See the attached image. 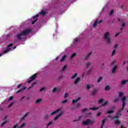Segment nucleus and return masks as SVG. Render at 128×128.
Instances as JSON below:
<instances>
[{
    "instance_id": "1",
    "label": "nucleus",
    "mask_w": 128,
    "mask_h": 128,
    "mask_svg": "<svg viewBox=\"0 0 128 128\" xmlns=\"http://www.w3.org/2000/svg\"><path fill=\"white\" fill-rule=\"evenodd\" d=\"M122 108L121 109L118 110V112H117V114L118 116H122V113H120V112H122V110H124V106H126V102H128V98L126 96H124L122 98Z\"/></svg>"
},
{
    "instance_id": "2",
    "label": "nucleus",
    "mask_w": 128,
    "mask_h": 128,
    "mask_svg": "<svg viewBox=\"0 0 128 128\" xmlns=\"http://www.w3.org/2000/svg\"><path fill=\"white\" fill-rule=\"evenodd\" d=\"M94 124V121L90 120V119H87L86 121L82 122L83 126H88L91 124L92 126Z\"/></svg>"
},
{
    "instance_id": "3",
    "label": "nucleus",
    "mask_w": 128,
    "mask_h": 128,
    "mask_svg": "<svg viewBox=\"0 0 128 128\" xmlns=\"http://www.w3.org/2000/svg\"><path fill=\"white\" fill-rule=\"evenodd\" d=\"M109 36L110 32H106L104 36V40H107L106 44H110V38Z\"/></svg>"
},
{
    "instance_id": "4",
    "label": "nucleus",
    "mask_w": 128,
    "mask_h": 128,
    "mask_svg": "<svg viewBox=\"0 0 128 128\" xmlns=\"http://www.w3.org/2000/svg\"><path fill=\"white\" fill-rule=\"evenodd\" d=\"M36 76H38V74H35L31 77H30V80L28 82V84H30L32 80H34L36 78Z\"/></svg>"
},
{
    "instance_id": "5",
    "label": "nucleus",
    "mask_w": 128,
    "mask_h": 128,
    "mask_svg": "<svg viewBox=\"0 0 128 128\" xmlns=\"http://www.w3.org/2000/svg\"><path fill=\"white\" fill-rule=\"evenodd\" d=\"M32 32V30L30 29H26L24 30H23L21 34H22L24 36H26L28 34H30V32Z\"/></svg>"
},
{
    "instance_id": "6",
    "label": "nucleus",
    "mask_w": 128,
    "mask_h": 128,
    "mask_svg": "<svg viewBox=\"0 0 128 128\" xmlns=\"http://www.w3.org/2000/svg\"><path fill=\"white\" fill-rule=\"evenodd\" d=\"M38 14H36L34 16H33L32 18L33 20H33L32 22V24H36V22H38Z\"/></svg>"
},
{
    "instance_id": "7",
    "label": "nucleus",
    "mask_w": 128,
    "mask_h": 128,
    "mask_svg": "<svg viewBox=\"0 0 128 128\" xmlns=\"http://www.w3.org/2000/svg\"><path fill=\"white\" fill-rule=\"evenodd\" d=\"M118 66L117 65L114 66L112 68V74H114L116 72V68H118Z\"/></svg>"
},
{
    "instance_id": "8",
    "label": "nucleus",
    "mask_w": 128,
    "mask_h": 128,
    "mask_svg": "<svg viewBox=\"0 0 128 128\" xmlns=\"http://www.w3.org/2000/svg\"><path fill=\"white\" fill-rule=\"evenodd\" d=\"M22 33H20V34L17 35V38L18 40H22V36H23Z\"/></svg>"
},
{
    "instance_id": "9",
    "label": "nucleus",
    "mask_w": 128,
    "mask_h": 128,
    "mask_svg": "<svg viewBox=\"0 0 128 128\" xmlns=\"http://www.w3.org/2000/svg\"><path fill=\"white\" fill-rule=\"evenodd\" d=\"M80 100V97L78 98L77 99L73 100H72V104H76V102H78Z\"/></svg>"
},
{
    "instance_id": "10",
    "label": "nucleus",
    "mask_w": 128,
    "mask_h": 128,
    "mask_svg": "<svg viewBox=\"0 0 128 128\" xmlns=\"http://www.w3.org/2000/svg\"><path fill=\"white\" fill-rule=\"evenodd\" d=\"M119 116L117 114L115 116H109V118H110L112 120H114V118H118Z\"/></svg>"
},
{
    "instance_id": "11",
    "label": "nucleus",
    "mask_w": 128,
    "mask_h": 128,
    "mask_svg": "<svg viewBox=\"0 0 128 128\" xmlns=\"http://www.w3.org/2000/svg\"><path fill=\"white\" fill-rule=\"evenodd\" d=\"M80 82V78H78L74 82V84H78Z\"/></svg>"
},
{
    "instance_id": "12",
    "label": "nucleus",
    "mask_w": 128,
    "mask_h": 128,
    "mask_svg": "<svg viewBox=\"0 0 128 128\" xmlns=\"http://www.w3.org/2000/svg\"><path fill=\"white\" fill-rule=\"evenodd\" d=\"M100 108L98 107H92L89 108L90 110H98Z\"/></svg>"
},
{
    "instance_id": "13",
    "label": "nucleus",
    "mask_w": 128,
    "mask_h": 128,
    "mask_svg": "<svg viewBox=\"0 0 128 128\" xmlns=\"http://www.w3.org/2000/svg\"><path fill=\"white\" fill-rule=\"evenodd\" d=\"M60 110V109H58L57 110L52 112L50 114L51 116H54V114H57V112H58Z\"/></svg>"
},
{
    "instance_id": "14",
    "label": "nucleus",
    "mask_w": 128,
    "mask_h": 128,
    "mask_svg": "<svg viewBox=\"0 0 128 128\" xmlns=\"http://www.w3.org/2000/svg\"><path fill=\"white\" fill-rule=\"evenodd\" d=\"M104 124H106V119H103L102 122V125L100 128H104Z\"/></svg>"
},
{
    "instance_id": "15",
    "label": "nucleus",
    "mask_w": 128,
    "mask_h": 128,
    "mask_svg": "<svg viewBox=\"0 0 128 128\" xmlns=\"http://www.w3.org/2000/svg\"><path fill=\"white\" fill-rule=\"evenodd\" d=\"M12 46H14V44H10L7 46V50H8L9 52L12 50Z\"/></svg>"
},
{
    "instance_id": "16",
    "label": "nucleus",
    "mask_w": 128,
    "mask_h": 128,
    "mask_svg": "<svg viewBox=\"0 0 128 128\" xmlns=\"http://www.w3.org/2000/svg\"><path fill=\"white\" fill-rule=\"evenodd\" d=\"M128 82V80H123L121 82L122 86H124V84H126Z\"/></svg>"
},
{
    "instance_id": "17",
    "label": "nucleus",
    "mask_w": 128,
    "mask_h": 128,
    "mask_svg": "<svg viewBox=\"0 0 128 128\" xmlns=\"http://www.w3.org/2000/svg\"><path fill=\"white\" fill-rule=\"evenodd\" d=\"M62 116V112L60 113V114L58 115L56 117H55L54 120H58L60 116Z\"/></svg>"
},
{
    "instance_id": "18",
    "label": "nucleus",
    "mask_w": 128,
    "mask_h": 128,
    "mask_svg": "<svg viewBox=\"0 0 128 128\" xmlns=\"http://www.w3.org/2000/svg\"><path fill=\"white\" fill-rule=\"evenodd\" d=\"M28 112H27L26 114L24 115V116H23L21 120H20V122H22V120H24V118H26V116H28Z\"/></svg>"
},
{
    "instance_id": "19",
    "label": "nucleus",
    "mask_w": 128,
    "mask_h": 128,
    "mask_svg": "<svg viewBox=\"0 0 128 128\" xmlns=\"http://www.w3.org/2000/svg\"><path fill=\"white\" fill-rule=\"evenodd\" d=\"M92 68H90L88 71H87L86 74H92Z\"/></svg>"
},
{
    "instance_id": "20",
    "label": "nucleus",
    "mask_w": 128,
    "mask_h": 128,
    "mask_svg": "<svg viewBox=\"0 0 128 128\" xmlns=\"http://www.w3.org/2000/svg\"><path fill=\"white\" fill-rule=\"evenodd\" d=\"M98 20H96L93 24L94 28H96V26H98Z\"/></svg>"
},
{
    "instance_id": "21",
    "label": "nucleus",
    "mask_w": 128,
    "mask_h": 128,
    "mask_svg": "<svg viewBox=\"0 0 128 128\" xmlns=\"http://www.w3.org/2000/svg\"><path fill=\"white\" fill-rule=\"evenodd\" d=\"M120 124V121L118 120V119H116V120L115 121V124L116 126H118V124Z\"/></svg>"
},
{
    "instance_id": "22",
    "label": "nucleus",
    "mask_w": 128,
    "mask_h": 128,
    "mask_svg": "<svg viewBox=\"0 0 128 128\" xmlns=\"http://www.w3.org/2000/svg\"><path fill=\"white\" fill-rule=\"evenodd\" d=\"M122 30H124V28H120V32L116 34L115 36L116 37L118 36H120V34L122 33Z\"/></svg>"
},
{
    "instance_id": "23",
    "label": "nucleus",
    "mask_w": 128,
    "mask_h": 128,
    "mask_svg": "<svg viewBox=\"0 0 128 128\" xmlns=\"http://www.w3.org/2000/svg\"><path fill=\"white\" fill-rule=\"evenodd\" d=\"M78 76V74L76 73L74 74L73 76L71 78L72 80H74V78H76Z\"/></svg>"
},
{
    "instance_id": "24",
    "label": "nucleus",
    "mask_w": 128,
    "mask_h": 128,
    "mask_svg": "<svg viewBox=\"0 0 128 128\" xmlns=\"http://www.w3.org/2000/svg\"><path fill=\"white\" fill-rule=\"evenodd\" d=\"M122 96H124V92H118V96L120 98H122Z\"/></svg>"
},
{
    "instance_id": "25",
    "label": "nucleus",
    "mask_w": 128,
    "mask_h": 128,
    "mask_svg": "<svg viewBox=\"0 0 128 128\" xmlns=\"http://www.w3.org/2000/svg\"><path fill=\"white\" fill-rule=\"evenodd\" d=\"M92 52H89V54L87 56H86V59L88 58H90V56L92 55Z\"/></svg>"
},
{
    "instance_id": "26",
    "label": "nucleus",
    "mask_w": 128,
    "mask_h": 128,
    "mask_svg": "<svg viewBox=\"0 0 128 128\" xmlns=\"http://www.w3.org/2000/svg\"><path fill=\"white\" fill-rule=\"evenodd\" d=\"M42 99H38L36 100V104H40V102H42Z\"/></svg>"
},
{
    "instance_id": "27",
    "label": "nucleus",
    "mask_w": 128,
    "mask_h": 128,
    "mask_svg": "<svg viewBox=\"0 0 128 128\" xmlns=\"http://www.w3.org/2000/svg\"><path fill=\"white\" fill-rule=\"evenodd\" d=\"M40 14H41V16H46V12L44 10L41 11Z\"/></svg>"
},
{
    "instance_id": "28",
    "label": "nucleus",
    "mask_w": 128,
    "mask_h": 128,
    "mask_svg": "<svg viewBox=\"0 0 128 128\" xmlns=\"http://www.w3.org/2000/svg\"><path fill=\"white\" fill-rule=\"evenodd\" d=\"M66 58V55H64L63 56V57L60 60V62H64V60Z\"/></svg>"
},
{
    "instance_id": "29",
    "label": "nucleus",
    "mask_w": 128,
    "mask_h": 128,
    "mask_svg": "<svg viewBox=\"0 0 128 128\" xmlns=\"http://www.w3.org/2000/svg\"><path fill=\"white\" fill-rule=\"evenodd\" d=\"M107 114H114V110H111L107 112Z\"/></svg>"
},
{
    "instance_id": "30",
    "label": "nucleus",
    "mask_w": 128,
    "mask_h": 128,
    "mask_svg": "<svg viewBox=\"0 0 128 128\" xmlns=\"http://www.w3.org/2000/svg\"><path fill=\"white\" fill-rule=\"evenodd\" d=\"M108 106V101H106L103 104H102V106Z\"/></svg>"
},
{
    "instance_id": "31",
    "label": "nucleus",
    "mask_w": 128,
    "mask_h": 128,
    "mask_svg": "<svg viewBox=\"0 0 128 128\" xmlns=\"http://www.w3.org/2000/svg\"><path fill=\"white\" fill-rule=\"evenodd\" d=\"M102 80V77H100L97 80V82H100V80Z\"/></svg>"
},
{
    "instance_id": "32",
    "label": "nucleus",
    "mask_w": 128,
    "mask_h": 128,
    "mask_svg": "<svg viewBox=\"0 0 128 128\" xmlns=\"http://www.w3.org/2000/svg\"><path fill=\"white\" fill-rule=\"evenodd\" d=\"M102 102H104V100L101 98L98 100V104H102Z\"/></svg>"
},
{
    "instance_id": "33",
    "label": "nucleus",
    "mask_w": 128,
    "mask_h": 128,
    "mask_svg": "<svg viewBox=\"0 0 128 128\" xmlns=\"http://www.w3.org/2000/svg\"><path fill=\"white\" fill-rule=\"evenodd\" d=\"M76 56V53H74V54H72L71 56V58H74Z\"/></svg>"
},
{
    "instance_id": "34",
    "label": "nucleus",
    "mask_w": 128,
    "mask_h": 128,
    "mask_svg": "<svg viewBox=\"0 0 128 128\" xmlns=\"http://www.w3.org/2000/svg\"><path fill=\"white\" fill-rule=\"evenodd\" d=\"M110 86H106L105 88V90H110Z\"/></svg>"
},
{
    "instance_id": "35",
    "label": "nucleus",
    "mask_w": 128,
    "mask_h": 128,
    "mask_svg": "<svg viewBox=\"0 0 128 128\" xmlns=\"http://www.w3.org/2000/svg\"><path fill=\"white\" fill-rule=\"evenodd\" d=\"M6 122H8V121H5L4 122H3L1 125H0V126H4V124H6Z\"/></svg>"
},
{
    "instance_id": "36",
    "label": "nucleus",
    "mask_w": 128,
    "mask_h": 128,
    "mask_svg": "<svg viewBox=\"0 0 128 128\" xmlns=\"http://www.w3.org/2000/svg\"><path fill=\"white\" fill-rule=\"evenodd\" d=\"M50 124H52V122H50L48 123V124H47L46 128H48V126H50Z\"/></svg>"
},
{
    "instance_id": "37",
    "label": "nucleus",
    "mask_w": 128,
    "mask_h": 128,
    "mask_svg": "<svg viewBox=\"0 0 128 128\" xmlns=\"http://www.w3.org/2000/svg\"><path fill=\"white\" fill-rule=\"evenodd\" d=\"M68 68V66L65 65L62 68V70L63 72H64V70H66V68Z\"/></svg>"
},
{
    "instance_id": "38",
    "label": "nucleus",
    "mask_w": 128,
    "mask_h": 128,
    "mask_svg": "<svg viewBox=\"0 0 128 128\" xmlns=\"http://www.w3.org/2000/svg\"><path fill=\"white\" fill-rule=\"evenodd\" d=\"M120 100V99L118 98H115L114 100V102H118Z\"/></svg>"
},
{
    "instance_id": "39",
    "label": "nucleus",
    "mask_w": 128,
    "mask_h": 128,
    "mask_svg": "<svg viewBox=\"0 0 128 128\" xmlns=\"http://www.w3.org/2000/svg\"><path fill=\"white\" fill-rule=\"evenodd\" d=\"M8 52H10L8 49L4 50V52H3V54H8Z\"/></svg>"
},
{
    "instance_id": "40",
    "label": "nucleus",
    "mask_w": 128,
    "mask_h": 128,
    "mask_svg": "<svg viewBox=\"0 0 128 128\" xmlns=\"http://www.w3.org/2000/svg\"><path fill=\"white\" fill-rule=\"evenodd\" d=\"M90 64H92V63H90V62L87 63L86 65V68H88V66H90Z\"/></svg>"
},
{
    "instance_id": "41",
    "label": "nucleus",
    "mask_w": 128,
    "mask_h": 128,
    "mask_svg": "<svg viewBox=\"0 0 128 128\" xmlns=\"http://www.w3.org/2000/svg\"><path fill=\"white\" fill-rule=\"evenodd\" d=\"M36 84V82H34L30 86V88H33L34 87V86L35 84Z\"/></svg>"
},
{
    "instance_id": "42",
    "label": "nucleus",
    "mask_w": 128,
    "mask_h": 128,
    "mask_svg": "<svg viewBox=\"0 0 128 128\" xmlns=\"http://www.w3.org/2000/svg\"><path fill=\"white\" fill-rule=\"evenodd\" d=\"M68 102V100H62L61 102V104H66V102Z\"/></svg>"
},
{
    "instance_id": "43",
    "label": "nucleus",
    "mask_w": 128,
    "mask_h": 128,
    "mask_svg": "<svg viewBox=\"0 0 128 128\" xmlns=\"http://www.w3.org/2000/svg\"><path fill=\"white\" fill-rule=\"evenodd\" d=\"M22 92V89H20L17 91L16 94H20V92Z\"/></svg>"
},
{
    "instance_id": "44",
    "label": "nucleus",
    "mask_w": 128,
    "mask_h": 128,
    "mask_svg": "<svg viewBox=\"0 0 128 128\" xmlns=\"http://www.w3.org/2000/svg\"><path fill=\"white\" fill-rule=\"evenodd\" d=\"M96 94V89H94V90H93V92H92V94Z\"/></svg>"
},
{
    "instance_id": "45",
    "label": "nucleus",
    "mask_w": 128,
    "mask_h": 128,
    "mask_svg": "<svg viewBox=\"0 0 128 128\" xmlns=\"http://www.w3.org/2000/svg\"><path fill=\"white\" fill-rule=\"evenodd\" d=\"M116 50H114L113 52H112V56H114V54H116Z\"/></svg>"
},
{
    "instance_id": "46",
    "label": "nucleus",
    "mask_w": 128,
    "mask_h": 128,
    "mask_svg": "<svg viewBox=\"0 0 128 128\" xmlns=\"http://www.w3.org/2000/svg\"><path fill=\"white\" fill-rule=\"evenodd\" d=\"M22 84H20L18 86V88H22Z\"/></svg>"
},
{
    "instance_id": "47",
    "label": "nucleus",
    "mask_w": 128,
    "mask_h": 128,
    "mask_svg": "<svg viewBox=\"0 0 128 128\" xmlns=\"http://www.w3.org/2000/svg\"><path fill=\"white\" fill-rule=\"evenodd\" d=\"M86 88H87V90H90L91 87L90 86L89 84H88V85L86 86Z\"/></svg>"
},
{
    "instance_id": "48",
    "label": "nucleus",
    "mask_w": 128,
    "mask_h": 128,
    "mask_svg": "<svg viewBox=\"0 0 128 128\" xmlns=\"http://www.w3.org/2000/svg\"><path fill=\"white\" fill-rule=\"evenodd\" d=\"M68 93H66L64 94V98H68Z\"/></svg>"
},
{
    "instance_id": "49",
    "label": "nucleus",
    "mask_w": 128,
    "mask_h": 128,
    "mask_svg": "<svg viewBox=\"0 0 128 128\" xmlns=\"http://www.w3.org/2000/svg\"><path fill=\"white\" fill-rule=\"evenodd\" d=\"M114 10H111V11L110 12V16H112V14H114Z\"/></svg>"
},
{
    "instance_id": "50",
    "label": "nucleus",
    "mask_w": 128,
    "mask_h": 128,
    "mask_svg": "<svg viewBox=\"0 0 128 128\" xmlns=\"http://www.w3.org/2000/svg\"><path fill=\"white\" fill-rule=\"evenodd\" d=\"M24 126H26V124L25 123H24L22 125H21V126L20 127H19V128H24Z\"/></svg>"
},
{
    "instance_id": "51",
    "label": "nucleus",
    "mask_w": 128,
    "mask_h": 128,
    "mask_svg": "<svg viewBox=\"0 0 128 128\" xmlns=\"http://www.w3.org/2000/svg\"><path fill=\"white\" fill-rule=\"evenodd\" d=\"M44 118L46 120H48V114L45 115Z\"/></svg>"
},
{
    "instance_id": "52",
    "label": "nucleus",
    "mask_w": 128,
    "mask_h": 128,
    "mask_svg": "<svg viewBox=\"0 0 128 128\" xmlns=\"http://www.w3.org/2000/svg\"><path fill=\"white\" fill-rule=\"evenodd\" d=\"M56 92V88H54L52 91V92Z\"/></svg>"
},
{
    "instance_id": "53",
    "label": "nucleus",
    "mask_w": 128,
    "mask_h": 128,
    "mask_svg": "<svg viewBox=\"0 0 128 128\" xmlns=\"http://www.w3.org/2000/svg\"><path fill=\"white\" fill-rule=\"evenodd\" d=\"M14 100V97L13 96H10L8 100Z\"/></svg>"
},
{
    "instance_id": "54",
    "label": "nucleus",
    "mask_w": 128,
    "mask_h": 128,
    "mask_svg": "<svg viewBox=\"0 0 128 128\" xmlns=\"http://www.w3.org/2000/svg\"><path fill=\"white\" fill-rule=\"evenodd\" d=\"M44 88H42L40 89V92H44Z\"/></svg>"
},
{
    "instance_id": "55",
    "label": "nucleus",
    "mask_w": 128,
    "mask_h": 128,
    "mask_svg": "<svg viewBox=\"0 0 128 128\" xmlns=\"http://www.w3.org/2000/svg\"><path fill=\"white\" fill-rule=\"evenodd\" d=\"M102 115V113L100 112H98L97 114V116H100Z\"/></svg>"
},
{
    "instance_id": "56",
    "label": "nucleus",
    "mask_w": 128,
    "mask_h": 128,
    "mask_svg": "<svg viewBox=\"0 0 128 128\" xmlns=\"http://www.w3.org/2000/svg\"><path fill=\"white\" fill-rule=\"evenodd\" d=\"M77 108H80V103H78L76 104Z\"/></svg>"
},
{
    "instance_id": "57",
    "label": "nucleus",
    "mask_w": 128,
    "mask_h": 128,
    "mask_svg": "<svg viewBox=\"0 0 128 128\" xmlns=\"http://www.w3.org/2000/svg\"><path fill=\"white\" fill-rule=\"evenodd\" d=\"M87 110H88V109L84 108V109H83V110H82V112H86Z\"/></svg>"
},
{
    "instance_id": "58",
    "label": "nucleus",
    "mask_w": 128,
    "mask_h": 128,
    "mask_svg": "<svg viewBox=\"0 0 128 128\" xmlns=\"http://www.w3.org/2000/svg\"><path fill=\"white\" fill-rule=\"evenodd\" d=\"M26 87H23L22 90H26Z\"/></svg>"
},
{
    "instance_id": "59",
    "label": "nucleus",
    "mask_w": 128,
    "mask_h": 128,
    "mask_svg": "<svg viewBox=\"0 0 128 128\" xmlns=\"http://www.w3.org/2000/svg\"><path fill=\"white\" fill-rule=\"evenodd\" d=\"M126 26V24L124 23H123L122 25V28H124Z\"/></svg>"
},
{
    "instance_id": "60",
    "label": "nucleus",
    "mask_w": 128,
    "mask_h": 128,
    "mask_svg": "<svg viewBox=\"0 0 128 128\" xmlns=\"http://www.w3.org/2000/svg\"><path fill=\"white\" fill-rule=\"evenodd\" d=\"M10 106H12V103H11V104L9 105V108H10Z\"/></svg>"
},
{
    "instance_id": "61",
    "label": "nucleus",
    "mask_w": 128,
    "mask_h": 128,
    "mask_svg": "<svg viewBox=\"0 0 128 128\" xmlns=\"http://www.w3.org/2000/svg\"><path fill=\"white\" fill-rule=\"evenodd\" d=\"M126 62L124 61L123 64H122V66H124V64H126Z\"/></svg>"
},
{
    "instance_id": "62",
    "label": "nucleus",
    "mask_w": 128,
    "mask_h": 128,
    "mask_svg": "<svg viewBox=\"0 0 128 128\" xmlns=\"http://www.w3.org/2000/svg\"><path fill=\"white\" fill-rule=\"evenodd\" d=\"M112 110H114L115 108V107L114 106H112V108H111Z\"/></svg>"
},
{
    "instance_id": "63",
    "label": "nucleus",
    "mask_w": 128,
    "mask_h": 128,
    "mask_svg": "<svg viewBox=\"0 0 128 128\" xmlns=\"http://www.w3.org/2000/svg\"><path fill=\"white\" fill-rule=\"evenodd\" d=\"M102 20H100L98 22V24H102Z\"/></svg>"
},
{
    "instance_id": "64",
    "label": "nucleus",
    "mask_w": 128,
    "mask_h": 128,
    "mask_svg": "<svg viewBox=\"0 0 128 128\" xmlns=\"http://www.w3.org/2000/svg\"><path fill=\"white\" fill-rule=\"evenodd\" d=\"M78 120H80V117H78Z\"/></svg>"
}]
</instances>
